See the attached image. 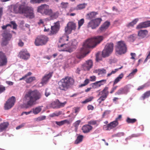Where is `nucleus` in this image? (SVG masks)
Masks as SVG:
<instances>
[{
	"instance_id": "nucleus-21",
	"label": "nucleus",
	"mask_w": 150,
	"mask_h": 150,
	"mask_svg": "<svg viewBox=\"0 0 150 150\" xmlns=\"http://www.w3.org/2000/svg\"><path fill=\"white\" fill-rule=\"evenodd\" d=\"M52 72H50L48 74H46L42 79L41 83L42 84L46 83L52 76Z\"/></svg>"
},
{
	"instance_id": "nucleus-11",
	"label": "nucleus",
	"mask_w": 150,
	"mask_h": 150,
	"mask_svg": "<svg viewBox=\"0 0 150 150\" xmlns=\"http://www.w3.org/2000/svg\"><path fill=\"white\" fill-rule=\"evenodd\" d=\"M102 21L101 18H100L93 19L88 22L87 27L88 28H91L92 29H95L99 25Z\"/></svg>"
},
{
	"instance_id": "nucleus-40",
	"label": "nucleus",
	"mask_w": 150,
	"mask_h": 150,
	"mask_svg": "<svg viewBox=\"0 0 150 150\" xmlns=\"http://www.w3.org/2000/svg\"><path fill=\"white\" fill-rule=\"evenodd\" d=\"M93 72L97 73L98 75H102L103 74V69H96L93 71Z\"/></svg>"
},
{
	"instance_id": "nucleus-50",
	"label": "nucleus",
	"mask_w": 150,
	"mask_h": 150,
	"mask_svg": "<svg viewBox=\"0 0 150 150\" xmlns=\"http://www.w3.org/2000/svg\"><path fill=\"white\" fill-rule=\"evenodd\" d=\"M137 71V69H134L133 71L129 75L128 77L130 76H133Z\"/></svg>"
},
{
	"instance_id": "nucleus-29",
	"label": "nucleus",
	"mask_w": 150,
	"mask_h": 150,
	"mask_svg": "<svg viewBox=\"0 0 150 150\" xmlns=\"http://www.w3.org/2000/svg\"><path fill=\"white\" fill-rule=\"evenodd\" d=\"M83 136L82 135L78 136L76 140L75 141L74 143L75 144H77L81 142L83 140Z\"/></svg>"
},
{
	"instance_id": "nucleus-27",
	"label": "nucleus",
	"mask_w": 150,
	"mask_h": 150,
	"mask_svg": "<svg viewBox=\"0 0 150 150\" xmlns=\"http://www.w3.org/2000/svg\"><path fill=\"white\" fill-rule=\"evenodd\" d=\"M42 110V109L40 106H38L35 108H33L32 109V112L35 115L37 114Z\"/></svg>"
},
{
	"instance_id": "nucleus-12",
	"label": "nucleus",
	"mask_w": 150,
	"mask_h": 150,
	"mask_svg": "<svg viewBox=\"0 0 150 150\" xmlns=\"http://www.w3.org/2000/svg\"><path fill=\"white\" fill-rule=\"evenodd\" d=\"M16 101L15 97L12 96L6 102L4 105L5 110H8L11 109L14 105Z\"/></svg>"
},
{
	"instance_id": "nucleus-59",
	"label": "nucleus",
	"mask_w": 150,
	"mask_h": 150,
	"mask_svg": "<svg viewBox=\"0 0 150 150\" xmlns=\"http://www.w3.org/2000/svg\"><path fill=\"white\" fill-rule=\"evenodd\" d=\"M150 59V52H149L148 55L147 56V57H146V58L145 59L144 63L146 62L148 59Z\"/></svg>"
},
{
	"instance_id": "nucleus-35",
	"label": "nucleus",
	"mask_w": 150,
	"mask_h": 150,
	"mask_svg": "<svg viewBox=\"0 0 150 150\" xmlns=\"http://www.w3.org/2000/svg\"><path fill=\"white\" fill-rule=\"evenodd\" d=\"M150 96V90L147 91L144 93L142 96V98L143 100H144L146 98H148Z\"/></svg>"
},
{
	"instance_id": "nucleus-55",
	"label": "nucleus",
	"mask_w": 150,
	"mask_h": 150,
	"mask_svg": "<svg viewBox=\"0 0 150 150\" xmlns=\"http://www.w3.org/2000/svg\"><path fill=\"white\" fill-rule=\"evenodd\" d=\"M80 122L81 121L80 120H78L76 121L75 122V123L74 124V126L76 128H77L78 127Z\"/></svg>"
},
{
	"instance_id": "nucleus-30",
	"label": "nucleus",
	"mask_w": 150,
	"mask_h": 150,
	"mask_svg": "<svg viewBox=\"0 0 150 150\" xmlns=\"http://www.w3.org/2000/svg\"><path fill=\"white\" fill-rule=\"evenodd\" d=\"M7 62V58L0 59V66L1 67L6 65Z\"/></svg>"
},
{
	"instance_id": "nucleus-53",
	"label": "nucleus",
	"mask_w": 150,
	"mask_h": 150,
	"mask_svg": "<svg viewBox=\"0 0 150 150\" xmlns=\"http://www.w3.org/2000/svg\"><path fill=\"white\" fill-rule=\"evenodd\" d=\"M5 54L1 51L0 52V59L6 58Z\"/></svg>"
},
{
	"instance_id": "nucleus-51",
	"label": "nucleus",
	"mask_w": 150,
	"mask_h": 150,
	"mask_svg": "<svg viewBox=\"0 0 150 150\" xmlns=\"http://www.w3.org/2000/svg\"><path fill=\"white\" fill-rule=\"evenodd\" d=\"M66 103V101H64L63 103H61L59 101L58 105L59 107H63L64 106Z\"/></svg>"
},
{
	"instance_id": "nucleus-25",
	"label": "nucleus",
	"mask_w": 150,
	"mask_h": 150,
	"mask_svg": "<svg viewBox=\"0 0 150 150\" xmlns=\"http://www.w3.org/2000/svg\"><path fill=\"white\" fill-rule=\"evenodd\" d=\"M96 60L97 62H98L102 60V57H103V50L102 52V53L100 52L97 53L96 55Z\"/></svg>"
},
{
	"instance_id": "nucleus-62",
	"label": "nucleus",
	"mask_w": 150,
	"mask_h": 150,
	"mask_svg": "<svg viewBox=\"0 0 150 150\" xmlns=\"http://www.w3.org/2000/svg\"><path fill=\"white\" fill-rule=\"evenodd\" d=\"M131 55L132 56L131 59H135V57L136 56V54L135 53H131Z\"/></svg>"
},
{
	"instance_id": "nucleus-5",
	"label": "nucleus",
	"mask_w": 150,
	"mask_h": 150,
	"mask_svg": "<svg viewBox=\"0 0 150 150\" xmlns=\"http://www.w3.org/2000/svg\"><path fill=\"white\" fill-rule=\"evenodd\" d=\"M68 38L69 36L65 35H64L60 38L59 40L58 47L61 48L63 47V48L60 51H67L70 53L73 51V48L69 47L68 44L65 43L66 41H68Z\"/></svg>"
},
{
	"instance_id": "nucleus-48",
	"label": "nucleus",
	"mask_w": 150,
	"mask_h": 150,
	"mask_svg": "<svg viewBox=\"0 0 150 150\" xmlns=\"http://www.w3.org/2000/svg\"><path fill=\"white\" fill-rule=\"evenodd\" d=\"M46 117L45 116H41L36 118V120L37 121L43 120L46 119Z\"/></svg>"
},
{
	"instance_id": "nucleus-9",
	"label": "nucleus",
	"mask_w": 150,
	"mask_h": 150,
	"mask_svg": "<svg viewBox=\"0 0 150 150\" xmlns=\"http://www.w3.org/2000/svg\"><path fill=\"white\" fill-rule=\"evenodd\" d=\"M114 44L111 42L107 44L104 49V58L108 57L112 53L113 50Z\"/></svg>"
},
{
	"instance_id": "nucleus-22",
	"label": "nucleus",
	"mask_w": 150,
	"mask_h": 150,
	"mask_svg": "<svg viewBox=\"0 0 150 150\" xmlns=\"http://www.w3.org/2000/svg\"><path fill=\"white\" fill-rule=\"evenodd\" d=\"M59 26L58 25H55L51 27L50 33L49 34L50 35H52L56 34L59 30Z\"/></svg>"
},
{
	"instance_id": "nucleus-31",
	"label": "nucleus",
	"mask_w": 150,
	"mask_h": 150,
	"mask_svg": "<svg viewBox=\"0 0 150 150\" xmlns=\"http://www.w3.org/2000/svg\"><path fill=\"white\" fill-rule=\"evenodd\" d=\"M123 74H120L114 80L113 83V85H115V84H117L118 82L123 78Z\"/></svg>"
},
{
	"instance_id": "nucleus-64",
	"label": "nucleus",
	"mask_w": 150,
	"mask_h": 150,
	"mask_svg": "<svg viewBox=\"0 0 150 150\" xmlns=\"http://www.w3.org/2000/svg\"><path fill=\"white\" fill-rule=\"evenodd\" d=\"M81 71V68L79 67L77 68L75 71V72L79 74H80V72Z\"/></svg>"
},
{
	"instance_id": "nucleus-23",
	"label": "nucleus",
	"mask_w": 150,
	"mask_h": 150,
	"mask_svg": "<svg viewBox=\"0 0 150 150\" xmlns=\"http://www.w3.org/2000/svg\"><path fill=\"white\" fill-rule=\"evenodd\" d=\"M148 31L146 30H141L138 32V35L140 37L143 38L148 34Z\"/></svg>"
},
{
	"instance_id": "nucleus-16",
	"label": "nucleus",
	"mask_w": 150,
	"mask_h": 150,
	"mask_svg": "<svg viewBox=\"0 0 150 150\" xmlns=\"http://www.w3.org/2000/svg\"><path fill=\"white\" fill-rule=\"evenodd\" d=\"M129 88L127 86L124 88H122L119 89L115 93V95H120L122 94H127L129 91Z\"/></svg>"
},
{
	"instance_id": "nucleus-2",
	"label": "nucleus",
	"mask_w": 150,
	"mask_h": 150,
	"mask_svg": "<svg viewBox=\"0 0 150 150\" xmlns=\"http://www.w3.org/2000/svg\"><path fill=\"white\" fill-rule=\"evenodd\" d=\"M42 94L38 91L30 90L25 94L23 100L27 102L26 108L31 107L35 104L36 101L40 99Z\"/></svg>"
},
{
	"instance_id": "nucleus-37",
	"label": "nucleus",
	"mask_w": 150,
	"mask_h": 150,
	"mask_svg": "<svg viewBox=\"0 0 150 150\" xmlns=\"http://www.w3.org/2000/svg\"><path fill=\"white\" fill-rule=\"evenodd\" d=\"M108 87H105L104 89V99L106 98L109 94V92L108 91Z\"/></svg>"
},
{
	"instance_id": "nucleus-8",
	"label": "nucleus",
	"mask_w": 150,
	"mask_h": 150,
	"mask_svg": "<svg viewBox=\"0 0 150 150\" xmlns=\"http://www.w3.org/2000/svg\"><path fill=\"white\" fill-rule=\"evenodd\" d=\"M3 36L2 41L1 43V45L3 46H6L8 43V41H9L12 37V35L10 33L9 31L5 30L4 31L2 34Z\"/></svg>"
},
{
	"instance_id": "nucleus-33",
	"label": "nucleus",
	"mask_w": 150,
	"mask_h": 150,
	"mask_svg": "<svg viewBox=\"0 0 150 150\" xmlns=\"http://www.w3.org/2000/svg\"><path fill=\"white\" fill-rule=\"evenodd\" d=\"M36 78L35 76H30L25 80V82L27 83H30L33 81L36 80Z\"/></svg>"
},
{
	"instance_id": "nucleus-45",
	"label": "nucleus",
	"mask_w": 150,
	"mask_h": 150,
	"mask_svg": "<svg viewBox=\"0 0 150 150\" xmlns=\"http://www.w3.org/2000/svg\"><path fill=\"white\" fill-rule=\"evenodd\" d=\"M85 7V4H82L78 5L76 8L77 9L81 10L84 8Z\"/></svg>"
},
{
	"instance_id": "nucleus-56",
	"label": "nucleus",
	"mask_w": 150,
	"mask_h": 150,
	"mask_svg": "<svg viewBox=\"0 0 150 150\" xmlns=\"http://www.w3.org/2000/svg\"><path fill=\"white\" fill-rule=\"evenodd\" d=\"M55 123L56 124L59 126H61L64 125L63 120L59 122L56 121Z\"/></svg>"
},
{
	"instance_id": "nucleus-13",
	"label": "nucleus",
	"mask_w": 150,
	"mask_h": 150,
	"mask_svg": "<svg viewBox=\"0 0 150 150\" xmlns=\"http://www.w3.org/2000/svg\"><path fill=\"white\" fill-rule=\"evenodd\" d=\"M76 24L72 21L69 22L65 28V32L67 34H69L72 30H75L76 28Z\"/></svg>"
},
{
	"instance_id": "nucleus-54",
	"label": "nucleus",
	"mask_w": 150,
	"mask_h": 150,
	"mask_svg": "<svg viewBox=\"0 0 150 150\" xmlns=\"http://www.w3.org/2000/svg\"><path fill=\"white\" fill-rule=\"evenodd\" d=\"M11 24L13 25V28L16 29L17 28V25L14 21H11L10 22Z\"/></svg>"
},
{
	"instance_id": "nucleus-15",
	"label": "nucleus",
	"mask_w": 150,
	"mask_h": 150,
	"mask_svg": "<svg viewBox=\"0 0 150 150\" xmlns=\"http://www.w3.org/2000/svg\"><path fill=\"white\" fill-rule=\"evenodd\" d=\"M118 122L115 120L110 122L108 124L104 126V129L106 130H110L116 127L118 125Z\"/></svg>"
},
{
	"instance_id": "nucleus-17",
	"label": "nucleus",
	"mask_w": 150,
	"mask_h": 150,
	"mask_svg": "<svg viewBox=\"0 0 150 150\" xmlns=\"http://www.w3.org/2000/svg\"><path fill=\"white\" fill-rule=\"evenodd\" d=\"M20 57L24 59H27L30 57V54L27 50H25L21 51L19 53Z\"/></svg>"
},
{
	"instance_id": "nucleus-47",
	"label": "nucleus",
	"mask_w": 150,
	"mask_h": 150,
	"mask_svg": "<svg viewBox=\"0 0 150 150\" xmlns=\"http://www.w3.org/2000/svg\"><path fill=\"white\" fill-rule=\"evenodd\" d=\"M110 25V23L109 21H106L104 23V30L107 29Z\"/></svg>"
},
{
	"instance_id": "nucleus-19",
	"label": "nucleus",
	"mask_w": 150,
	"mask_h": 150,
	"mask_svg": "<svg viewBox=\"0 0 150 150\" xmlns=\"http://www.w3.org/2000/svg\"><path fill=\"white\" fill-rule=\"evenodd\" d=\"M150 26V21H147L139 23L137 26V29L148 27Z\"/></svg>"
},
{
	"instance_id": "nucleus-10",
	"label": "nucleus",
	"mask_w": 150,
	"mask_h": 150,
	"mask_svg": "<svg viewBox=\"0 0 150 150\" xmlns=\"http://www.w3.org/2000/svg\"><path fill=\"white\" fill-rule=\"evenodd\" d=\"M22 14L27 18H34V15L33 8L25 6Z\"/></svg>"
},
{
	"instance_id": "nucleus-52",
	"label": "nucleus",
	"mask_w": 150,
	"mask_h": 150,
	"mask_svg": "<svg viewBox=\"0 0 150 150\" xmlns=\"http://www.w3.org/2000/svg\"><path fill=\"white\" fill-rule=\"evenodd\" d=\"M6 90V87L2 85H0V94Z\"/></svg>"
},
{
	"instance_id": "nucleus-24",
	"label": "nucleus",
	"mask_w": 150,
	"mask_h": 150,
	"mask_svg": "<svg viewBox=\"0 0 150 150\" xmlns=\"http://www.w3.org/2000/svg\"><path fill=\"white\" fill-rule=\"evenodd\" d=\"M8 124L7 122H4L0 124V132L3 131L8 127Z\"/></svg>"
},
{
	"instance_id": "nucleus-4",
	"label": "nucleus",
	"mask_w": 150,
	"mask_h": 150,
	"mask_svg": "<svg viewBox=\"0 0 150 150\" xmlns=\"http://www.w3.org/2000/svg\"><path fill=\"white\" fill-rule=\"evenodd\" d=\"M74 82V80L73 78L71 77L67 76L58 82V89L60 91H65L71 86L73 85Z\"/></svg>"
},
{
	"instance_id": "nucleus-49",
	"label": "nucleus",
	"mask_w": 150,
	"mask_h": 150,
	"mask_svg": "<svg viewBox=\"0 0 150 150\" xmlns=\"http://www.w3.org/2000/svg\"><path fill=\"white\" fill-rule=\"evenodd\" d=\"M71 46L72 47L74 48V47H75L77 45V42L76 40H74L73 41H71Z\"/></svg>"
},
{
	"instance_id": "nucleus-7",
	"label": "nucleus",
	"mask_w": 150,
	"mask_h": 150,
	"mask_svg": "<svg viewBox=\"0 0 150 150\" xmlns=\"http://www.w3.org/2000/svg\"><path fill=\"white\" fill-rule=\"evenodd\" d=\"M48 38L45 35L38 36L35 39V44L37 46H42L46 44L48 41Z\"/></svg>"
},
{
	"instance_id": "nucleus-63",
	"label": "nucleus",
	"mask_w": 150,
	"mask_h": 150,
	"mask_svg": "<svg viewBox=\"0 0 150 150\" xmlns=\"http://www.w3.org/2000/svg\"><path fill=\"white\" fill-rule=\"evenodd\" d=\"M24 125H25L24 123H22L21 125L17 126L16 128V129H20L21 128H22L23 126H24Z\"/></svg>"
},
{
	"instance_id": "nucleus-61",
	"label": "nucleus",
	"mask_w": 150,
	"mask_h": 150,
	"mask_svg": "<svg viewBox=\"0 0 150 150\" xmlns=\"http://www.w3.org/2000/svg\"><path fill=\"white\" fill-rule=\"evenodd\" d=\"M117 86H115L113 87L112 88V89L110 92V93H112L117 89Z\"/></svg>"
},
{
	"instance_id": "nucleus-58",
	"label": "nucleus",
	"mask_w": 150,
	"mask_h": 150,
	"mask_svg": "<svg viewBox=\"0 0 150 150\" xmlns=\"http://www.w3.org/2000/svg\"><path fill=\"white\" fill-rule=\"evenodd\" d=\"M87 109L88 110H93L94 109V107L91 105H89L87 106Z\"/></svg>"
},
{
	"instance_id": "nucleus-28",
	"label": "nucleus",
	"mask_w": 150,
	"mask_h": 150,
	"mask_svg": "<svg viewBox=\"0 0 150 150\" xmlns=\"http://www.w3.org/2000/svg\"><path fill=\"white\" fill-rule=\"evenodd\" d=\"M103 81V80H101V81H97L95 83L92 84V87L95 88H96L97 87H99L102 84L101 83V82Z\"/></svg>"
},
{
	"instance_id": "nucleus-20",
	"label": "nucleus",
	"mask_w": 150,
	"mask_h": 150,
	"mask_svg": "<svg viewBox=\"0 0 150 150\" xmlns=\"http://www.w3.org/2000/svg\"><path fill=\"white\" fill-rule=\"evenodd\" d=\"M93 127L88 124L86 125L82 126V130L84 133H87L90 132L93 129Z\"/></svg>"
},
{
	"instance_id": "nucleus-3",
	"label": "nucleus",
	"mask_w": 150,
	"mask_h": 150,
	"mask_svg": "<svg viewBox=\"0 0 150 150\" xmlns=\"http://www.w3.org/2000/svg\"><path fill=\"white\" fill-rule=\"evenodd\" d=\"M37 11L43 15L49 16L52 19H56L59 15L58 12H53L52 9L49 8V6L45 4L38 6Z\"/></svg>"
},
{
	"instance_id": "nucleus-42",
	"label": "nucleus",
	"mask_w": 150,
	"mask_h": 150,
	"mask_svg": "<svg viewBox=\"0 0 150 150\" xmlns=\"http://www.w3.org/2000/svg\"><path fill=\"white\" fill-rule=\"evenodd\" d=\"M98 122L97 120H91L88 122V124L90 125H97V122Z\"/></svg>"
},
{
	"instance_id": "nucleus-6",
	"label": "nucleus",
	"mask_w": 150,
	"mask_h": 150,
	"mask_svg": "<svg viewBox=\"0 0 150 150\" xmlns=\"http://www.w3.org/2000/svg\"><path fill=\"white\" fill-rule=\"evenodd\" d=\"M127 45L124 41L121 40L117 43L115 50L116 54L122 55L125 54L127 51Z\"/></svg>"
},
{
	"instance_id": "nucleus-36",
	"label": "nucleus",
	"mask_w": 150,
	"mask_h": 150,
	"mask_svg": "<svg viewBox=\"0 0 150 150\" xmlns=\"http://www.w3.org/2000/svg\"><path fill=\"white\" fill-rule=\"evenodd\" d=\"M137 120L135 118L131 119L128 117L126 119V122L128 123H133L136 122Z\"/></svg>"
},
{
	"instance_id": "nucleus-46",
	"label": "nucleus",
	"mask_w": 150,
	"mask_h": 150,
	"mask_svg": "<svg viewBox=\"0 0 150 150\" xmlns=\"http://www.w3.org/2000/svg\"><path fill=\"white\" fill-rule=\"evenodd\" d=\"M136 35L133 34L132 35H130L128 38L130 41L133 42L136 39Z\"/></svg>"
},
{
	"instance_id": "nucleus-39",
	"label": "nucleus",
	"mask_w": 150,
	"mask_h": 150,
	"mask_svg": "<svg viewBox=\"0 0 150 150\" xmlns=\"http://www.w3.org/2000/svg\"><path fill=\"white\" fill-rule=\"evenodd\" d=\"M84 22V20L83 18H82L78 21V29L80 28L81 27L83 24Z\"/></svg>"
},
{
	"instance_id": "nucleus-26",
	"label": "nucleus",
	"mask_w": 150,
	"mask_h": 150,
	"mask_svg": "<svg viewBox=\"0 0 150 150\" xmlns=\"http://www.w3.org/2000/svg\"><path fill=\"white\" fill-rule=\"evenodd\" d=\"M97 14L98 13L97 12H92L89 13H88L87 14V16L89 19H91L95 18Z\"/></svg>"
},
{
	"instance_id": "nucleus-60",
	"label": "nucleus",
	"mask_w": 150,
	"mask_h": 150,
	"mask_svg": "<svg viewBox=\"0 0 150 150\" xmlns=\"http://www.w3.org/2000/svg\"><path fill=\"white\" fill-rule=\"evenodd\" d=\"M124 134H125L124 132H119V133H117L116 134V135L117 137H120L121 136H124Z\"/></svg>"
},
{
	"instance_id": "nucleus-34",
	"label": "nucleus",
	"mask_w": 150,
	"mask_h": 150,
	"mask_svg": "<svg viewBox=\"0 0 150 150\" xmlns=\"http://www.w3.org/2000/svg\"><path fill=\"white\" fill-rule=\"evenodd\" d=\"M138 21L139 19L138 18L135 19L132 22H130L127 25V27H130L131 26H133L134 25L136 24Z\"/></svg>"
},
{
	"instance_id": "nucleus-44",
	"label": "nucleus",
	"mask_w": 150,
	"mask_h": 150,
	"mask_svg": "<svg viewBox=\"0 0 150 150\" xmlns=\"http://www.w3.org/2000/svg\"><path fill=\"white\" fill-rule=\"evenodd\" d=\"M32 74V73L30 72H29L27 73L24 76H23L21 78L19 79V80L21 81L22 80H25V79L28 76H30Z\"/></svg>"
},
{
	"instance_id": "nucleus-32",
	"label": "nucleus",
	"mask_w": 150,
	"mask_h": 150,
	"mask_svg": "<svg viewBox=\"0 0 150 150\" xmlns=\"http://www.w3.org/2000/svg\"><path fill=\"white\" fill-rule=\"evenodd\" d=\"M49 0H30V2L32 4L40 3L42 2H47Z\"/></svg>"
},
{
	"instance_id": "nucleus-43",
	"label": "nucleus",
	"mask_w": 150,
	"mask_h": 150,
	"mask_svg": "<svg viewBox=\"0 0 150 150\" xmlns=\"http://www.w3.org/2000/svg\"><path fill=\"white\" fill-rule=\"evenodd\" d=\"M90 82V80L88 79H86L84 81V83L79 86L80 87H82L87 85Z\"/></svg>"
},
{
	"instance_id": "nucleus-14",
	"label": "nucleus",
	"mask_w": 150,
	"mask_h": 150,
	"mask_svg": "<svg viewBox=\"0 0 150 150\" xmlns=\"http://www.w3.org/2000/svg\"><path fill=\"white\" fill-rule=\"evenodd\" d=\"M25 5L17 3L13 6V10L15 13L22 14Z\"/></svg>"
},
{
	"instance_id": "nucleus-18",
	"label": "nucleus",
	"mask_w": 150,
	"mask_h": 150,
	"mask_svg": "<svg viewBox=\"0 0 150 150\" xmlns=\"http://www.w3.org/2000/svg\"><path fill=\"white\" fill-rule=\"evenodd\" d=\"M93 66V62L91 60L86 62V63L83 64V69L85 71H88Z\"/></svg>"
},
{
	"instance_id": "nucleus-1",
	"label": "nucleus",
	"mask_w": 150,
	"mask_h": 150,
	"mask_svg": "<svg viewBox=\"0 0 150 150\" xmlns=\"http://www.w3.org/2000/svg\"><path fill=\"white\" fill-rule=\"evenodd\" d=\"M103 38L102 36H100L87 39L84 42L83 47L80 51L77 53L76 57L79 59L84 57L90 52L88 48L95 47L97 44L99 43L102 41Z\"/></svg>"
},
{
	"instance_id": "nucleus-57",
	"label": "nucleus",
	"mask_w": 150,
	"mask_h": 150,
	"mask_svg": "<svg viewBox=\"0 0 150 150\" xmlns=\"http://www.w3.org/2000/svg\"><path fill=\"white\" fill-rule=\"evenodd\" d=\"M90 81H96V77L94 76H90Z\"/></svg>"
},
{
	"instance_id": "nucleus-38",
	"label": "nucleus",
	"mask_w": 150,
	"mask_h": 150,
	"mask_svg": "<svg viewBox=\"0 0 150 150\" xmlns=\"http://www.w3.org/2000/svg\"><path fill=\"white\" fill-rule=\"evenodd\" d=\"M94 98L93 96H91L89 98L86 99L85 100L82 102V103L86 104L88 102H89L92 101Z\"/></svg>"
},
{
	"instance_id": "nucleus-41",
	"label": "nucleus",
	"mask_w": 150,
	"mask_h": 150,
	"mask_svg": "<svg viewBox=\"0 0 150 150\" xmlns=\"http://www.w3.org/2000/svg\"><path fill=\"white\" fill-rule=\"evenodd\" d=\"M103 94V90L100 92L99 93V95H101L100 98L98 100V102L99 104H100L101 102L103 100V95H102Z\"/></svg>"
}]
</instances>
